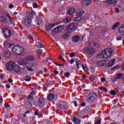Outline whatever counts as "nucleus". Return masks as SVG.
<instances>
[{
    "instance_id": "nucleus-45",
    "label": "nucleus",
    "mask_w": 124,
    "mask_h": 124,
    "mask_svg": "<svg viewBox=\"0 0 124 124\" xmlns=\"http://www.w3.org/2000/svg\"><path fill=\"white\" fill-rule=\"evenodd\" d=\"M54 73L51 74V75H58L59 74V72L58 71H54Z\"/></svg>"
},
{
    "instance_id": "nucleus-18",
    "label": "nucleus",
    "mask_w": 124,
    "mask_h": 124,
    "mask_svg": "<svg viewBox=\"0 0 124 124\" xmlns=\"http://www.w3.org/2000/svg\"><path fill=\"white\" fill-rule=\"evenodd\" d=\"M26 60L29 61V62H33L35 60V58L33 55H29L26 57Z\"/></svg>"
},
{
    "instance_id": "nucleus-51",
    "label": "nucleus",
    "mask_w": 124,
    "mask_h": 124,
    "mask_svg": "<svg viewBox=\"0 0 124 124\" xmlns=\"http://www.w3.org/2000/svg\"><path fill=\"white\" fill-rule=\"evenodd\" d=\"M54 63H55L56 65H58V66H62V64H59L56 62H54Z\"/></svg>"
},
{
    "instance_id": "nucleus-21",
    "label": "nucleus",
    "mask_w": 124,
    "mask_h": 124,
    "mask_svg": "<svg viewBox=\"0 0 124 124\" xmlns=\"http://www.w3.org/2000/svg\"><path fill=\"white\" fill-rule=\"evenodd\" d=\"M117 0H106L105 2L108 3V4H113L114 3H117Z\"/></svg>"
},
{
    "instance_id": "nucleus-62",
    "label": "nucleus",
    "mask_w": 124,
    "mask_h": 124,
    "mask_svg": "<svg viewBox=\"0 0 124 124\" xmlns=\"http://www.w3.org/2000/svg\"><path fill=\"white\" fill-rule=\"evenodd\" d=\"M57 108H58V109H60V108H61V106H62V104H59L58 105H57Z\"/></svg>"
},
{
    "instance_id": "nucleus-7",
    "label": "nucleus",
    "mask_w": 124,
    "mask_h": 124,
    "mask_svg": "<svg viewBox=\"0 0 124 124\" xmlns=\"http://www.w3.org/2000/svg\"><path fill=\"white\" fill-rule=\"evenodd\" d=\"M2 31L4 37L9 38L11 37V32L10 31V30H8L7 28H5L2 29Z\"/></svg>"
},
{
    "instance_id": "nucleus-27",
    "label": "nucleus",
    "mask_w": 124,
    "mask_h": 124,
    "mask_svg": "<svg viewBox=\"0 0 124 124\" xmlns=\"http://www.w3.org/2000/svg\"><path fill=\"white\" fill-rule=\"evenodd\" d=\"M77 63V68L79 69L83 65H82V63L81 62V61L78 60L76 62Z\"/></svg>"
},
{
    "instance_id": "nucleus-1",
    "label": "nucleus",
    "mask_w": 124,
    "mask_h": 124,
    "mask_svg": "<svg viewBox=\"0 0 124 124\" xmlns=\"http://www.w3.org/2000/svg\"><path fill=\"white\" fill-rule=\"evenodd\" d=\"M113 54V50L111 48H107L100 53L99 54L97 55V57L99 59H109Z\"/></svg>"
},
{
    "instance_id": "nucleus-28",
    "label": "nucleus",
    "mask_w": 124,
    "mask_h": 124,
    "mask_svg": "<svg viewBox=\"0 0 124 124\" xmlns=\"http://www.w3.org/2000/svg\"><path fill=\"white\" fill-rule=\"evenodd\" d=\"M35 21L37 25H39L40 24H41V22H42L41 21V19L39 18H38V16H36L35 18Z\"/></svg>"
},
{
    "instance_id": "nucleus-20",
    "label": "nucleus",
    "mask_w": 124,
    "mask_h": 124,
    "mask_svg": "<svg viewBox=\"0 0 124 124\" xmlns=\"http://www.w3.org/2000/svg\"><path fill=\"white\" fill-rule=\"evenodd\" d=\"M19 65H27L28 64V61L25 60H21L18 62Z\"/></svg>"
},
{
    "instance_id": "nucleus-60",
    "label": "nucleus",
    "mask_w": 124,
    "mask_h": 124,
    "mask_svg": "<svg viewBox=\"0 0 124 124\" xmlns=\"http://www.w3.org/2000/svg\"><path fill=\"white\" fill-rule=\"evenodd\" d=\"M0 79H4V75H1L0 76Z\"/></svg>"
},
{
    "instance_id": "nucleus-53",
    "label": "nucleus",
    "mask_w": 124,
    "mask_h": 124,
    "mask_svg": "<svg viewBox=\"0 0 124 124\" xmlns=\"http://www.w3.org/2000/svg\"><path fill=\"white\" fill-rule=\"evenodd\" d=\"M115 12H116V13H119V12H120V10H119V8H115Z\"/></svg>"
},
{
    "instance_id": "nucleus-61",
    "label": "nucleus",
    "mask_w": 124,
    "mask_h": 124,
    "mask_svg": "<svg viewBox=\"0 0 124 124\" xmlns=\"http://www.w3.org/2000/svg\"><path fill=\"white\" fill-rule=\"evenodd\" d=\"M13 7H14V6H13V4H10V5H9V8L11 9V8H13Z\"/></svg>"
},
{
    "instance_id": "nucleus-40",
    "label": "nucleus",
    "mask_w": 124,
    "mask_h": 124,
    "mask_svg": "<svg viewBox=\"0 0 124 124\" xmlns=\"http://www.w3.org/2000/svg\"><path fill=\"white\" fill-rule=\"evenodd\" d=\"M81 66L83 70H84V71H87V70H88V67L87 66H83L82 65Z\"/></svg>"
},
{
    "instance_id": "nucleus-24",
    "label": "nucleus",
    "mask_w": 124,
    "mask_h": 124,
    "mask_svg": "<svg viewBox=\"0 0 124 124\" xmlns=\"http://www.w3.org/2000/svg\"><path fill=\"white\" fill-rule=\"evenodd\" d=\"M71 20L72 19L70 17H67L63 20V23H64V24H67L71 22Z\"/></svg>"
},
{
    "instance_id": "nucleus-31",
    "label": "nucleus",
    "mask_w": 124,
    "mask_h": 124,
    "mask_svg": "<svg viewBox=\"0 0 124 124\" xmlns=\"http://www.w3.org/2000/svg\"><path fill=\"white\" fill-rule=\"evenodd\" d=\"M98 89L100 91H103V92H105V93H107V92H108V90H107L105 87H99Z\"/></svg>"
},
{
    "instance_id": "nucleus-30",
    "label": "nucleus",
    "mask_w": 124,
    "mask_h": 124,
    "mask_svg": "<svg viewBox=\"0 0 124 124\" xmlns=\"http://www.w3.org/2000/svg\"><path fill=\"white\" fill-rule=\"evenodd\" d=\"M0 21L2 22V23H5V21H6V17L5 16H1L0 17Z\"/></svg>"
},
{
    "instance_id": "nucleus-52",
    "label": "nucleus",
    "mask_w": 124,
    "mask_h": 124,
    "mask_svg": "<svg viewBox=\"0 0 124 124\" xmlns=\"http://www.w3.org/2000/svg\"><path fill=\"white\" fill-rule=\"evenodd\" d=\"M68 62L72 64L74 62V59H71L70 61H68Z\"/></svg>"
},
{
    "instance_id": "nucleus-55",
    "label": "nucleus",
    "mask_w": 124,
    "mask_h": 124,
    "mask_svg": "<svg viewBox=\"0 0 124 124\" xmlns=\"http://www.w3.org/2000/svg\"><path fill=\"white\" fill-rule=\"evenodd\" d=\"M6 88L7 89H9V88H10V84H9V83L7 84L6 85Z\"/></svg>"
},
{
    "instance_id": "nucleus-32",
    "label": "nucleus",
    "mask_w": 124,
    "mask_h": 124,
    "mask_svg": "<svg viewBox=\"0 0 124 124\" xmlns=\"http://www.w3.org/2000/svg\"><path fill=\"white\" fill-rule=\"evenodd\" d=\"M118 31L120 33H124V27L122 26H120L118 29Z\"/></svg>"
},
{
    "instance_id": "nucleus-11",
    "label": "nucleus",
    "mask_w": 124,
    "mask_h": 124,
    "mask_svg": "<svg viewBox=\"0 0 124 124\" xmlns=\"http://www.w3.org/2000/svg\"><path fill=\"white\" fill-rule=\"evenodd\" d=\"M38 105L40 108H42L45 105V100L44 98L40 97L38 100Z\"/></svg>"
},
{
    "instance_id": "nucleus-63",
    "label": "nucleus",
    "mask_w": 124,
    "mask_h": 124,
    "mask_svg": "<svg viewBox=\"0 0 124 124\" xmlns=\"http://www.w3.org/2000/svg\"><path fill=\"white\" fill-rule=\"evenodd\" d=\"M81 88H82V89H85V88H86V85H85V84H82L81 85Z\"/></svg>"
},
{
    "instance_id": "nucleus-64",
    "label": "nucleus",
    "mask_w": 124,
    "mask_h": 124,
    "mask_svg": "<svg viewBox=\"0 0 124 124\" xmlns=\"http://www.w3.org/2000/svg\"><path fill=\"white\" fill-rule=\"evenodd\" d=\"M74 104H75V107H77V106H78V105H77V102L76 101H74Z\"/></svg>"
},
{
    "instance_id": "nucleus-35",
    "label": "nucleus",
    "mask_w": 124,
    "mask_h": 124,
    "mask_svg": "<svg viewBox=\"0 0 124 124\" xmlns=\"http://www.w3.org/2000/svg\"><path fill=\"white\" fill-rule=\"evenodd\" d=\"M81 19V16H77V17L74 18V21L75 22H79V21Z\"/></svg>"
},
{
    "instance_id": "nucleus-12",
    "label": "nucleus",
    "mask_w": 124,
    "mask_h": 124,
    "mask_svg": "<svg viewBox=\"0 0 124 124\" xmlns=\"http://www.w3.org/2000/svg\"><path fill=\"white\" fill-rule=\"evenodd\" d=\"M123 78V75L122 74H118L116 75L115 77L112 78L111 80L114 83V82H116L118 80V79H122Z\"/></svg>"
},
{
    "instance_id": "nucleus-39",
    "label": "nucleus",
    "mask_w": 124,
    "mask_h": 124,
    "mask_svg": "<svg viewBox=\"0 0 124 124\" xmlns=\"http://www.w3.org/2000/svg\"><path fill=\"white\" fill-rule=\"evenodd\" d=\"M64 76L66 77V78H68L70 76V74L68 72H66L64 73Z\"/></svg>"
},
{
    "instance_id": "nucleus-17",
    "label": "nucleus",
    "mask_w": 124,
    "mask_h": 124,
    "mask_svg": "<svg viewBox=\"0 0 124 124\" xmlns=\"http://www.w3.org/2000/svg\"><path fill=\"white\" fill-rule=\"evenodd\" d=\"M75 12V9L73 8H69L66 12V14L69 15L70 14H73Z\"/></svg>"
},
{
    "instance_id": "nucleus-49",
    "label": "nucleus",
    "mask_w": 124,
    "mask_h": 124,
    "mask_svg": "<svg viewBox=\"0 0 124 124\" xmlns=\"http://www.w3.org/2000/svg\"><path fill=\"white\" fill-rule=\"evenodd\" d=\"M33 7L34 8H36V7H37V3H33Z\"/></svg>"
},
{
    "instance_id": "nucleus-44",
    "label": "nucleus",
    "mask_w": 124,
    "mask_h": 124,
    "mask_svg": "<svg viewBox=\"0 0 124 124\" xmlns=\"http://www.w3.org/2000/svg\"><path fill=\"white\" fill-rule=\"evenodd\" d=\"M101 120L99 119L98 121H95V124H101Z\"/></svg>"
},
{
    "instance_id": "nucleus-8",
    "label": "nucleus",
    "mask_w": 124,
    "mask_h": 124,
    "mask_svg": "<svg viewBox=\"0 0 124 124\" xmlns=\"http://www.w3.org/2000/svg\"><path fill=\"white\" fill-rule=\"evenodd\" d=\"M77 28V24L75 23H72L69 24L66 28L67 31H75L76 30V28Z\"/></svg>"
},
{
    "instance_id": "nucleus-26",
    "label": "nucleus",
    "mask_w": 124,
    "mask_h": 124,
    "mask_svg": "<svg viewBox=\"0 0 124 124\" xmlns=\"http://www.w3.org/2000/svg\"><path fill=\"white\" fill-rule=\"evenodd\" d=\"M87 53L88 54H90V55H92V54H93L94 53V50L93 48H88L86 50Z\"/></svg>"
},
{
    "instance_id": "nucleus-3",
    "label": "nucleus",
    "mask_w": 124,
    "mask_h": 124,
    "mask_svg": "<svg viewBox=\"0 0 124 124\" xmlns=\"http://www.w3.org/2000/svg\"><path fill=\"white\" fill-rule=\"evenodd\" d=\"M31 16H35V12L31 11L29 13V15L26 16L25 18L24 23L25 26L30 27L31 23Z\"/></svg>"
},
{
    "instance_id": "nucleus-23",
    "label": "nucleus",
    "mask_w": 124,
    "mask_h": 124,
    "mask_svg": "<svg viewBox=\"0 0 124 124\" xmlns=\"http://www.w3.org/2000/svg\"><path fill=\"white\" fill-rule=\"evenodd\" d=\"M47 100L49 101L54 100L55 99V95L53 93H50L47 97Z\"/></svg>"
},
{
    "instance_id": "nucleus-38",
    "label": "nucleus",
    "mask_w": 124,
    "mask_h": 124,
    "mask_svg": "<svg viewBox=\"0 0 124 124\" xmlns=\"http://www.w3.org/2000/svg\"><path fill=\"white\" fill-rule=\"evenodd\" d=\"M36 54L37 55H41L42 54V50L40 49H38L36 51Z\"/></svg>"
},
{
    "instance_id": "nucleus-50",
    "label": "nucleus",
    "mask_w": 124,
    "mask_h": 124,
    "mask_svg": "<svg viewBox=\"0 0 124 124\" xmlns=\"http://www.w3.org/2000/svg\"><path fill=\"white\" fill-rule=\"evenodd\" d=\"M5 15H6V16H7L8 18H10V17H11V16H10V15H9V14L7 12H5Z\"/></svg>"
},
{
    "instance_id": "nucleus-43",
    "label": "nucleus",
    "mask_w": 124,
    "mask_h": 124,
    "mask_svg": "<svg viewBox=\"0 0 124 124\" xmlns=\"http://www.w3.org/2000/svg\"><path fill=\"white\" fill-rule=\"evenodd\" d=\"M9 43H8V41H5L4 44H3V46H4V47H7V46H8V44Z\"/></svg>"
},
{
    "instance_id": "nucleus-13",
    "label": "nucleus",
    "mask_w": 124,
    "mask_h": 124,
    "mask_svg": "<svg viewBox=\"0 0 124 124\" xmlns=\"http://www.w3.org/2000/svg\"><path fill=\"white\" fill-rule=\"evenodd\" d=\"M26 98L29 104L31 105H33V104H34V99H33V97L31 96V95H30L28 97H27Z\"/></svg>"
},
{
    "instance_id": "nucleus-37",
    "label": "nucleus",
    "mask_w": 124,
    "mask_h": 124,
    "mask_svg": "<svg viewBox=\"0 0 124 124\" xmlns=\"http://www.w3.org/2000/svg\"><path fill=\"white\" fill-rule=\"evenodd\" d=\"M36 45L38 48H43V45L38 42L36 43Z\"/></svg>"
},
{
    "instance_id": "nucleus-48",
    "label": "nucleus",
    "mask_w": 124,
    "mask_h": 124,
    "mask_svg": "<svg viewBox=\"0 0 124 124\" xmlns=\"http://www.w3.org/2000/svg\"><path fill=\"white\" fill-rule=\"evenodd\" d=\"M105 81H106V79H105V78H101V82H102V83H103V82H105Z\"/></svg>"
},
{
    "instance_id": "nucleus-22",
    "label": "nucleus",
    "mask_w": 124,
    "mask_h": 124,
    "mask_svg": "<svg viewBox=\"0 0 124 124\" xmlns=\"http://www.w3.org/2000/svg\"><path fill=\"white\" fill-rule=\"evenodd\" d=\"M3 54V57H5V58H9L10 57V55L11 53L10 51H5V52H2L1 54Z\"/></svg>"
},
{
    "instance_id": "nucleus-57",
    "label": "nucleus",
    "mask_w": 124,
    "mask_h": 124,
    "mask_svg": "<svg viewBox=\"0 0 124 124\" xmlns=\"http://www.w3.org/2000/svg\"><path fill=\"white\" fill-rule=\"evenodd\" d=\"M80 105L82 107H84V106L86 105V103H85V102H82L81 103Z\"/></svg>"
},
{
    "instance_id": "nucleus-47",
    "label": "nucleus",
    "mask_w": 124,
    "mask_h": 124,
    "mask_svg": "<svg viewBox=\"0 0 124 124\" xmlns=\"http://www.w3.org/2000/svg\"><path fill=\"white\" fill-rule=\"evenodd\" d=\"M27 39H31V38H32V36L31 35V34H29L27 36Z\"/></svg>"
},
{
    "instance_id": "nucleus-29",
    "label": "nucleus",
    "mask_w": 124,
    "mask_h": 124,
    "mask_svg": "<svg viewBox=\"0 0 124 124\" xmlns=\"http://www.w3.org/2000/svg\"><path fill=\"white\" fill-rule=\"evenodd\" d=\"M121 24V23L117 22L114 25L112 26V29L114 30V31L116 30V29L119 27V25Z\"/></svg>"
},
{
    "instance_id": "nucleus-56",
    "label": "nucleus",
    "mask_w": 124,
    "mask_h": 124,
    "mask_svg": "<svg viewBox=\"0 0 124 124\" xmlns=\"http://www.w3.org/2000/svg\"><path fill=\"white\" fill-rule=\"evenodd\" d=\"M34 115H35V116H38V115H39V114H38V110L35 111L34 112Z\"/></svg>"
},
{
    "instance_id": "nucleus-6",
    "label": "nucleus",
    "mask_w": 124,
    "mask_h": 124,
    "mask_svg": "<svg viewBox=\"0 0 124 124\" xmlns=\"http://www.w3.org/2000/svg\"><path fill=\"white\" fill-rule=\"evenodd\" d=\"M97 97V95L95 93H92L89 94L88 100L90 102H93L96 98Z\"/></svg>"
},
{
    "instance_id": "nucleus-16",
    "label": "nucleus",
    "mask_w": 124,
    "mask_h": 124,
    "mask_svg": "<svg viewBox=\"0 0 124 124\" xmlns=\"http://www.w3.org/2000/svg\"><path fill=\"white\" fill-rule=\"evenodd\" d=\"M84 13H85V12L83 10H78L75 13V16H79L81 17Z\"/></svg>"
},
{
    "instance_id": "nucleus-54",
    "label": "nucleus",
    "mask_w": 124,
    "mask_h": 124,
    "mask_svg": "<svg viewBox=\"0 0 124 124\" xmlns=\"http://www.w3.org/2000/svg\"><path fill=\"white\" fill-rule=\"evenodd\" d=\"M5 108H6V109L9 108V105H8V104H5Z\"/></svg>"
},
{
    "instance_id": "nucleus-59",
    "label": "nucleus",
    "mask_w": 124,
    "mask_h": 124,
    "mask_svg": "<svg viewBox=\"0 0 124 124\" xmlns=\"http://www.w3.org/2000/svg\"><path fill=\"white\" fill-rule=\"evenodd\" d=\"M27 68V70H28V71H33L32 69H31V68L30 67H28Z\"/></svg>"
},
{
    "instance_id": "nucleus-5",
    "label": "nucleus",
    "mask_w": 124,
    "mask_h": 124,
    "mask_svg": "<svg viewBox=\"0 0 124 124\" xmlns=\"http://www.w3.org/2000/svg\"><path fill=\"white\" fill-rule=\"evenodd\" d=\"M15 65V63H14L13 61L8 62L6 64L7 70H8L9 71H11L12 69H13V68H14Z\"/></svg>"
},
{
    "instance_id": "nucleus-4",
    "label": "nucleus",
    "mask_w": 124,
    "mask_h": 124,
    "mask_svg": "<svg viewBox=\"0 0 124 124\" xmlns=\"http://www.w3.org/2000/svg\"><path fill=\"white\" fill-rule=\"evenodd\" d=\"M12 50L14 55H22L24 53V48L23 47L19 46L13 47Z\"/></svg>"
},
{
    "instance_id": "nucleus-33",
    "label": "nucleus",
    "mask_w": 124,
    "mask_h": 124,
    "mask_svg": "<svg viewBox=\"0 0 124 124\" xmlns=\"http://www.w3.org/2000/svg\"><path fill=\"white\" fill-rule=\"evenodd\" d=\"M89 45L90 46H94V47H99V45L95 42L91 43Z\"/></svg>"
},
{
    "instance_id": "nucleus-19",
    "label": "nucleus",
    "mask_w": 124,
    "mask_h": 124,
    "mask_svg": "<svg viewBox=\"0 0 124 124\" xmlns=\"http://www.w3.org/2000/svg\"><path fill=\"white\" fill-rule=\"evenodd\" d=\"M13 69L14 70H15V72H16V73H18V72H20V71H21V68L18 65L15 64Z\"/></svg>"
},
{
    "instance_id": "nucleus-25",
    "label": "nucleus",
    "mask_w": 124,
    "mask_h": 124,
    "mask_svg": "<svg viewBox=\"0 0 124 124\" xmlns=\"http://www.w3.org/2000/svg\"><path fill=\"white\" fill-rule=\"evenodd\" d=\"M73 122L74 123V124H80L81 123V121H80L79 120L76 119V117L75 116H74Z\"/></svg>"
},
{
    "instance_id": "nucleus-10",
    "label": "nucleus",
    "mask_w": 124,
    "mask_h": 124,
    "mask_svg": "<svg viewBox=\"0 0 124 124\" xmlns=\"http://www.w3.org/2000/svg\"><path fill=\"white\" fill-rule=\"evenodd\" d=\"M62 26H58L51 31V33H53V34H57L58 32L62 31Z\"/></svg>"
},
{
    "instance_id": "nucleus-15",
    "label": "nucleus",
    "mask_w": 124,
    "mask_h": 124,
    "mask_svg": "<svg viewBox=\"0 0 124 124\" xmlns=\"http://www.w3.org/2000/svg\"><path fill=\"white\" fill-rule=\"evenodd\" d=\"M72 40L73 42H78L80 40V36L78 35H76L72 37Z\"/></svg>"
},
{
    "instance_id": "nucleus-41",
    "label": "nucleus",
    "mask_w": 124,
    "mask_h": 124,
    "mask_svg": "<svg viewBox=\"0 0 124 124\" xmlns=\"http://www.w3.org/2000/svg\"><path fill=\"white\" fill-rule=\"evenodd\" d=\"M122 37H121V36H117L116 37V40H117V41H120L121 40H122Z\"/></svg>"
},
{
    "instance_id": "nucleus-36",
    "label": "nucleus",
    "mask_w": 124,
    "mask_h": 124,
    "mask_svg": "<svg viewBox=\"0 0 124 124\" xmlns=\"http://www.w3.org/2000/svg\"><path fill=\"white\" fill-rule=\"evenodd\" d=\"M31 77H30L29 76H26L24 78L25 81H26L27 82H30V81H31Z\"/></svg>"
},
{
    "instance_id": "nucleus-2",
    "label": "nucleus",
    "mask_w": 124,
    "mask_h": 124,
    "mask_svg": "<svg viewBox=\"0 0 124 124\" xmlns=\"http://www.w3.org/2000/svg\"><path fill=\"white\" fill-rule=\"evenodd\" d=\"M115 59H112L110 62L108 60L99 61L97 62L98 66H107V67H111L115 64Z\"/></svg>"
},
{
    "instance_id": "nucleus-42",
    "label": "nucleus",
    "mask_w": 124,
    "mask_h": 124,
    "mask_svg": "<svg viewBox=\"0 0 124 124\" xmlns=\"http://www.w3.org/2000/svg\"><path fill=\"white\" fill-rule=\"evenodd\" d=\"M110 94L112 95H116V91H115L114 90L110 91Z\"/></svg>"
},
{
    "instance_id": "nucleus-46",
    "label": "nucleus",
    "mask_w": 124,
    "mask_h": 124,
    "mask_svg": "<svg viewBox=\"0 0 124 124\" xmlns=\"http://www.w3.org/2000/svg\"><path fill=\"white\" fill-rule=\"evenodd\" d=\"M74 56H75V53H74V52H72L70 54V58H73V57H74Z\"/></svg>"
},
{
    "instance_id": "nucleus-34",
    "label": "nucleus",
    "mask_w": 124,
    "mask_h": 124,
    "mask_svg": "<svg viewBox=\"0 0 124 124\" xmlns=\"http://www.w3.org/2000/svg\"><path fill=\"white\" fill-rule=\"evenodd\" d=\"M70 35V34H69V33L67 32L65 34H64V35L62 36V38H63L64 39H67V38H68L69 37V35Z\"/></svg>"
},
{
    "instance_id": "nucleus-9",
    "label": "nucleus",
    "mask_w": 124,
    "mask_h": 124,
    "mask_svg": "<svg viewBox=\"0 0 124 124\" xmlns=\"http://www.w3.org/2000/svg\"><path fill=\"white\" fill-rule=\"evenodd\" d=\"M59 24V23L56 22L53 24H48L46 27L45 30L46 31H51L54 27H55V26H58Z\"/></svg>"
},
{
    "instance_id": "nucleus-14",
    "label": "nucleus",
    "mask_w": 124,
    "mask_h": 124,
    "mask_svg": "<svg viewBox=\"0 0 124 124\" xmlns=\"http://www.w3.org/2000/svg\"><path fill=\"white\" fill-rule=\"evenodd\" d=\"M92 0H84L82 1V6H88V5H90V4H92Z\"/></svg>"
},
{
    "instance_id": "nucleus-58",
    "label": "nucleus",
    "mask_w": 124,
    "mask_h": 124,
    "mask_svg": "<svg viewBox=\"0 0 124 124\" xmlns=\"http://www.w3.org/2000/svg\"><path fill=\"white\" fill-rule=\"evenodd\" d=\"M8 82H9V83L11 84V83H12V82H13V80H12V79L9 78L8 79Z\"/></svg>"
}]
</instances>
